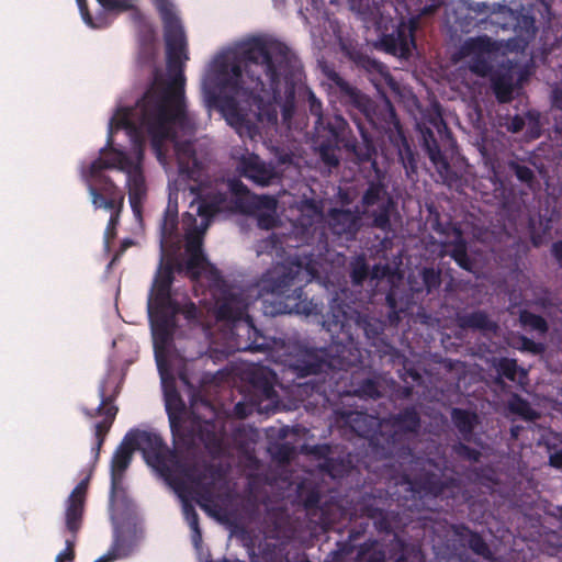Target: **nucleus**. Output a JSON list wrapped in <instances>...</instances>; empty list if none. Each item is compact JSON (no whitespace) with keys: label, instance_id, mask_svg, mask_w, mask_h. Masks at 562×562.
I'll use <instances>...</instances> for the list:
<instances>
[{"label":"nucleus","instance_id":"f257e3e1","mask_svg":"<svg viewBox=\"0 0 562 562\" xmlns=\"http://www.w3.org/2000/svg\"><path fill=\"white\" fill-rule=\"evenodd\" d=\"M162 25L166 44V64L169 75L165 79L158 69L132 110L120 113L119 125L132 127L144 139L147 136L159 162L167 160V144L172 143L179 173L190 180L201 176L202 164L196 158L191 140H178V131L193 133L194 122L190 116L184 97V63L189 59L187 37L170 0H153Z\"/></svg>","mask_w":562,"mask_h":562},{"label":"nucleus","instance_id":"f03ea898","mask_svg":"<svg viewBox=\"0 0 562 562\" xmlns=\"http://www.w3.org/2000/svg\"><path fill=\"white\" fill-rule=\"evenodd\" d=\"M302 70L301 60L284 43L254 40L238 54L217 56L203 90L210 101H215L218 93H229L245 102L259 123L273 125L278 121L277 104L282 99L281 79L285 82L282 116L290 120Z\"/></svg>","mask_w":562,"mask_h":562},{"label":"nucleus","instance_id":"7ed1b4c3","mask_svg":"<svg viewBox=\"0 0 562 562\" xmlns=\"http://www.w3.org/2000/svg\"><path fill=\"white\" fill-rule=\"evenodd\" d=\"M327 290L337 291L328 312L323 316L322 325L330 334L331 345L328 359H322L316 353L306 351L295 358L291 370L299 376L305 378L311 372L322 370L326 366H355L362 363V349L359 331L368 339H374L382 333V327L358 311V299L349 297V288L342 283H322ZM348 283H344L347 285Z\"/></svg>","mask_w":562,"mask_h":562},{"label":"nucleus","instance_id":"20e7f679","mask_svg":"<svg viewBox=\"0 0 562 562\" xmlns=\"http://www.w3.org/2000/svg\"><path fill=\"white\" fill-rule=\"evenodd\" d=\"M405 492L409 494L397 497L396 508L393 506V495L383 488H372L370 493L361 495L357 502L355 510L360 517L373 520V525L379 532L393 535V540L403 549L404 542L395 532L406 525L401 516V509L414 510L418 509L422 498L447 496L453 494L456 490H460L461 481L457 477H443L435 472H424L414 480H405L402 484Z\"/></svg>","mask_w":562,"mask_h":562},{"label":"nucleus","instance_id":"39448f33","mask_svg":"<svg viewBox=\"0 0 562 562\" xmlns=\"http://www.w3.org/2000/svg\"><path fill=\"white\" fill-rule=\"evenodd\" d=\"M130 108H119L110 120V135L108 146L111 149L106 153L103 148L99 157L93 160L89 167V184L102 187V180H112L102 172L105 169H119L126 173V186L128 189V200L135 216L140 217L143 203L146 199L147 187L143 172V158L145 140L139 137L137 131L128 126L119 125L120 113Z\"/></svg>","mask_w":562,"mask_h":562},{"label":"nucleus","instance_id":"423d86ee","mask_svg":"<svg viewBox=\"0 0 562 562\" xmlns=\"http://www.w3.org/2000/svg\"><path fill=\"white\" fill-rule=\"evenodd\" d=\"M125 436L135 450L143 452L147 464L161 477L171 482L177 475H182L200 488L198 495L201 498L210 499V486H204L203 482L207 477H214L216 470L213 465L207 464L200 470L195 465L187 464L178 449H170L157 432L133 429Z\"/></svg>","mask_w":562,"mask_h":562},{"label":"nucleus","instance_id":"0eeeda50","mask_svg":"<svg viewBox=\"0 0 562 562\" xmlns=\"http://www.w3.org/2000/svg\"><path fill=\"white\" fill-rule=\"evenodd\" d=\"M327 79L334 89L339 103L346 108L352 122L357 126L362 138L363 153L357 150V155L363 160H370L375 155L373 131H379L387 121L386 109L395 111L390 101L378 105L368 94L344 79L337 71L326 72Z\"/></svg>","mask_w":562,"mask_h":562},{"label":"nucleus","instance_id":"6e6552de","mask_svg":"<svg viewBox=\"0 0 562 562\" xmlns=\"http://www.w3.org/2000/svg\"><path fill=\"white\" fill-rule=\"evenodd\" d=\"M182 223L189 231L184 252L180 257H166L161 255L157 274L153 281H175V276L190 279V281H225L222 271L213 265L203 250L200 224L195 215L184 213Z\"/></svg>","mask_w":562,"mask_h":562},{"label":"nucleus","instance_id":"1a4fd4ad","mask_svg":"<svg viewBox=\"0 0 562 562\" xmlns=\"http://www.w3.org/2000/svg\"><path fill=\"white\" fill-rule=\"evenodd\" d=\"M209 290L216 296L215 316L220 322H226L231 331L236 336L238 350L266 351L269 344L266 337L255 326L247 314L248 297L234 283H207Z\"/></svg>","mask_w":562,"mask_h":562},{"label":"nucleus","instance_id":"9d476101","mask_svg":"<svg viewBox=\"0 0 562 562\" xmlns=\"http://www.w3.org/2000/svg\"><path fill=\"white\" fill-rule=\"evenodd\" d=\"M360 364L355 366H326L322 370L311 372L313 375L308 382L312 390L324 396L330 395H355L360 398L376 400L382 396L381 380L379 376H368L361 380L357 378V370Z\"/></svg>","mask_w":562,"mask_h":562},{"label":"nucleus","instance_id":"9b49d317","mask_svg":"<svg viewBox=\"0 0 562 562\" xmlns=\"http://www.w3.org/2000/svg\"><path fill=\"white\" fill-rule=\"evenodd\" d=\"M308 109L316 116L315 131L318 154L328 167H337L336 151L342 146L357 153V140L351 136L348 122L341 115H324L323 104L315 93L308 90Z\"/></svg>","mask_w":562,"mask_h":562},{"label":"nucleus","instance_id":"f8f14e48","mask_svg":"<svg viewBox=\"0 0 562 562\" xmlns=\"http://www.w3.org/2000/svg\"><path fill=\"white\" fill-rule=\"evenodd\" d=\"M173 283H151L148 316L156 352L165 350L173 339L180 304L171 297Z\"/></svg>","mask_w":562,"mask_h":562},{"label":"nucleus","instance_id":"ddd939ff","mask_svg":"<svg viewBox=\"0 0 562 562\" xmlns=\"http://www.w3.org/2000/svg\"><path fill=\"white\" fill-rule=\"evenodd\" d=\"M121 392V385L115 379L106 378L101 381L98 387V395L100 404L97 408H82V413L87 418H94L101 416L102 420L94 425V438L95 442L92 447L94 454V462L99 460L101 448L105 441V437L109 434L116 415L119 407L114 404Z\"/></svg>","mask_w":562,"mask_h":562},{"label":"nucleus","instance_id":"4468645a","mask_svg":"<svg viewBox=\"0 0 562 562\" xmlns=\"http://www.w3.org/2000/svg\"><path fill=\"white\" fill-rule=\"evenodd\" d=\"M321 263L312 252L295 250L272 266L259 281H323Z\"/></svg>","mask_w":562,"mask_h":562},{"label":"nucleus","instance_id":"2eb2a0df","mask_svg":"<svg viewBox=\"0 0 562 562\" xmlns=\"http://www.w3.org/2000/svg\"><path fill=\"white\" fill-rule=\"evenodd\" d=\"M441 5L442 1L434 0L424 5L418 15L407 21L402 19L392 33L382 35L380 45L383 50L396 57L408 58L416 48L415 32L419 27L420 19L434 15Z\"/></svg>","mask_w":562,"mask_h":562},{"label":"nucleus","instance_id":"dca6fc26","mask_svg":"<svg viewBox=\"0 0 562 562\" xmlns=\"http://www.w3.org/2000/svg\"><path fill=\"white\" fill-rule=\"evenodd\" d=\"M396 204L387 194L382 181H370L360 201L361 220H369V226L382 232H390L391 215Z\"/></svg>","mask_w":562,"mask_h":562},{"label":"nucleus","instance_id":"f3484780","mask_svg":"<svg viewBox=\"0 0 562 562\" xmlns=\"http://www.w3.org/2000/svg\"><path fill=\"white\" fill-rule=\"evenodd\" d=\"M390 423L394 430L387 437H384L381 451L376 450V454L384 459L409 457L412 449L402 442V438L404 434L418 432L420 428L419 413L415 406H407L397 414L391 415Z\"/></svg>","mask_w":562,"mask_h":562},{"label":"nucleus","instance_id":"a211bd4d","mask_svg":"<svg viewBox=\"0 0 562 562\" xmlns=\"http://www.w3.org/2000/svg\"><path fill=\"white\" fill-rule=\"evenodd\" d=\"M195 193L190 206L196 205V215L201 217L200 232H206L213 217L220 213L233 212L227 191L218 188L191 187Z\"/></svg>","mask_w":562,"mask_h":562},{"label":"nucleus","instance_id":"6ab92c4d","mask_svg":"<svg viewBox=\"0 0 562 562\" xmlns=\"http://www.w3.org/2000/svg\"><path fill=\"white\" fill-rule=\"evenodd\" d=\"M336 424L341 428H348L352 434L369 439L370 446L381 451L380 441L384 436L378 434L380 419L371 414L361 411L337 409L335 411Z\"/></svg>","mask_w":562,"mask_h":562},{"label":"nucleus","instance_id":"aec40b11","mask_svg":"<svg viewBox=\"0 0 562 562\" xmlns=\"http://www.w3.org/2000/svg\"><path fill=\"white\" fill-rule=\"evenodd\" d=\"M296 498L307 515L312 516L313 521L322 526H328L335 521L331 512L339 510V506L336 503L327 502L321 504L322 491L317 483L311 480L302 481L296 488Z\"/></svg>","mask_w":562,"mask_h":562},{"label":"nucleus","instance_id":"412c9836","mask_svg":"<svg viewBox=\"0 0 562 562\" xmlns=\"http://www.w3.org/2000/svg\"><path fill=\"white\" fill-rule=\"evenodd\" d=\"M323 217L321 206L314 200H306L301 207V215L294 224V231L297 238L307 245H312L317 239L319 252L328 249V238L324 226H316V220Z\"/></svg>","mask_w":562,"mask_h":562},{"label":"nucleus","instance_id":"4be33fe9","mask_svg":"<svg viewBox=\"0 0 562 562\" xmlns=\"http://www.w3.org/2000/svg\"><path fill=\"white\" fill-rule=\"evenodd\" d=\"M389 121L378 131L384 133L390 143L396 148L398 158L406 170V173H415L417 171V158L408 139L404 133L403 126L395 111L390 108L385 111Z\"/></svg>","mask_w":562,"mask_h":562},{"label":"nucleus","instance_id":"5701e85b","mask_svg":"<svg viewBox=\"0 0 562 562\" xmlns=\"http://www.w3.org/2000/svg\"><path fill=\"white\" fill-rule=\"evenodd\" d=\"M186 430L189 432V436L191 435V440L173 439L178 448L191 449L195 446L196 440H199L211 452L221 450L222 440L216 432V426L213 422L202 420L198 416H192L183 427V431Z\"/></svg>","mask_w":562,"mask_h":562},{"label":"nucleus","instance_id":"b1692460","mask_svg":"<svg viewBox=\"0 0 562 562\" xmlns=\"http://www.w3.org/2000/svg\"><path fill=\"white\" fill-rule=\"evenodd\" d=\"M236 171L240 177L259 187H268L278 178L276 168L254 153H247L239 157Z\"/></svg>","mask_w":562,"mask_h":562},{"label":"nucleus","instance_id":"393cba45","mask_svg":"<svg viewBox=\"0 0 562 562\" xmlns=\"http://www.w3.org/2000/svg\"><path fill=\"white\" fill-rule=\"evenodd\" d=\"M165 404L172 439L190 441L191 435L189 436L187 430L183 431V427L191 417L188 416L186 403L173 385L170 387L165 386Z\"/></svg>","mask_w":562,"mask_h":562},{"label":"nucleus","instance_id":"a878e982","mask_svg":"<svg viewBox=\"0 0 562 562\" xmlns=\"http://www.w3.org/2000/svg\"><path fill=\"white\" fill-rule=\"evenodd\" d=\"M326 222L334 235L353 239L362 226L360 206L353 210L331 207L327 211Z\"/></svg>","mask_w":562,"mask_h":562},{"label":"nucleus","instance_id":"bb28decb","mask_svg":"<svg viewBox=\"0 0 562 562\" xmlns=\"http://www.w3.org/2000/svg\"><path fill=\"white\" fill-rule=\"evenodd\" d=\"M422 137L424 149L429 160L436 168L442 182L451 186L452 182H454L458 177L457 173L451 168L448 158L441 151L438 140L435 137L434 131L429 127H426L425 130L422 131Z\"/></svg>","mask_w":562,"mask_h":562},{"label":"nucleus","instance_id":"cd10ccee","mask_svg":"<svg viewBox=\"0 0 562 562\" xmlns=\"http://www.w3.org/2000/svg\"><path fill=\"white\" fill-rule=\"evenodd\" d=\"M420 283H414L419 285ZM406 285H413V283H390V289L386 294V303L390 307V321L391 323H398L401 321V314H407L415 305L413 292L423 291V286H409V293L403 295Z\"/></svg>","mask_w":562,"mask_h":562},{"label":"nucleus","instance_id":"c85d7f7f","mask_svg":"<svg viewBox=\"0 0 562 562\" xmlns=\"http://www.w3.org/2000/svg\"><path fill=\"white\" fill-rule=\"evenodd\" d=\"M87 488L88 481L82 480L67 498L65 526L68 532H79L82 527Z\"/></svg>","mask_w":562,"mask_h":562},{"label":"nucleus","instance_id":"c756f323","mask_svg":"<svg viewBox=\"0 0 562 562\" xmlns=\"http://www.w3.org/2000/svg\"><path fill=\"white\" fill-rule=\"evenodd\" d=\"M102 181V187H97L93 184L88 186L92 204L97 209L103 207L111 211V213L117 212V215H120L124 204L123 193L119 190L112 180Z\"/></svg>","mask_w":562,"mask_h":562},{"label":"nucleus","instance_id":"7c9ffc66","mask_svg":"<svg viewBox=\"0 0 562 562\" xmlns=\"http://www.w3.org/2000/svg\"><path fill=\"white\" fill-rule=\"evenodd\" d=\"M246 379L252 391L263 400L278 397L274 389L276 373L267 367H254L246 371Z\"/></svg>","mask_w":562,"mask_h":562},{"label":"nucleus","instance_id":"2f4dec72","mask_svg":"<svg viewBox=\"0 0 562 562\" xmlns=\"http://www.w3.org/2000/svg\"><path fill=\"white\" fill-rule=\"evenodd\" d=\"M295 283H269V288H267L271 292L276 293H284L288 291H293L292 296L286 297V302L284 307L289 313L304 314L310 315L314 312L316 305L313 304L312 301H307L306 297H303V286H296L292 289Z\"/></svg>","mask_w":562,"mask_h":562},{"label":"nucleus","instance_id":"473e14b6","mask_svg":"<svg viewBox=\"0 0 562 562\" xmlns=\"http://www.w3.org/2000/svg\"><path fill=\"white\" fill-rule=\"evenodd\" d=\"M135 449L127 441L125 436L121 445L116 448L111 460V495L114 496L116 490L122 483L125 471L131 464L132 456Z\"/></svg>","mask_w":562,"mask_h":562},{"label":"nucleus","instance_id":"72a5a7b5","mask_svg":"<svg viewBox=\"0 0 562 562\" xmlns=\"http://www.w3.org/2000/svg\"><path fill=\"white\" fill-rule=\"evenodd\" d=\"M456 535L465 541L469 549L476 555L485 560H493V552L484 538L475 531L470 530L467 526L460 525L456 528Z\"/></svg>","mask_w":562,"mask_h":562},{"label":"nucleus","instance_id":"f704fd0d","mask_svg":"<svg viewBox=\"0 0 562 562\" xmlns=\"http://www.w3.org/2000/svg\"><path fill=\"white\" fill-rule=\"evenodd\" d=\"M360 69L367 72L369 80L378 91H381L384 87L393 88L395 86L387 67L375 59L369 58L368 63Z\"/></svg>","mask_w":562,"mask_h":562},{"label":"nucleus","instance_id":"c9c22d12","mask_svg":"<svg viewBox=\"0 0 562 562\" xmlns=\"http://www.w3.org/2000/svg\"><path fill=\"white\" fill-rule=\"evenodd\" d=\"M226 191L232 195L229 200L233 211L245 212L251 206L249 202L250 190L240 179H228Z\"/></svg>","mask_w":562,"mask_h":562},{"label":"nucleus","instance_id":"e433bc0d","mask_svg":"<svg viewBox=\"0 0 562 562\" xmlns=\"http://www.w3.org/2000/svg\"><path fill=\"white\" fill-rule=\"evenodd\" d=\"M459 325L464 329H473L486 333H494L497 329V324L490 318L484 311H474L468 313L459 318Z\"/></svg>","mask_w":562,"mask_h":562},{"label":"nucleus","instance_id":"4c0bfd02","mask_svg":"<svg viewBox=\"0 0 562 562\" xmlns=\"http://www.w3.org/2000/svg\"><path fill=\"white\" fill-rule=\"evenodd\" d=\"M451 420L464 440H470L477 424V415L463 408H452Z\"/></svg>","mask_w":562,"mask_h":562},{"label":"nucleus","instance_id":"58836bf2","mask_svg":"<svg viewBox=\"0 0 562 562\" xmlns=\"http://www.w3.org/2000/svg\"><path fill=\"white\" fill-rule=\"evenodd\" d=\"M493 49L494 43L488 36L470 37L460 46L459 55L462 58L483 56L493 52Z\"/></svg>","mask_w":562,"mask_h":562},{"label":"nucleus","instance_id":"ea45409f","mask_svg":"<svg viewBox=\"0 0 562 562\" xmlns=\"http://www.w3.org/2000/svg\"><path fill=\"white\" fill-rule=\"evenodd\" d=\"M491 89L499 103H507L513 100L514 83L508 74H497L491 78Z\"/></svg>","mask_w":562,"mask_h":562},{"label":"nucleus","instance_id":"a19ab883","mask_svg":"<svg viewBox=\"0 0 562 562\" xmlns=\"http://www.w3.org/2000/svg\"><path fill=\"white\" fill-rule=\"evenodd\" d=\"M507 407L512 414L518 415L527 422H535L540 417V414L531 407L530 403L517 393L509 397Z\"/></svg>","mask_w":562,"mask_h":562},{"label":"nucleus","instance_id":"79ce46f5","mask_svg":"<svg viewBox=\"0 0 562 562\" xmlns=\"http://www.w3.org/2000/svg\"><path fill=\"white\" fill-rule=\"evenodd\" d=\"M359 562H385L386 550L376 540H369L359 547L357 552Z\"/></svg>","mask_w":562,"mask_h":562},{"label":"nucleus","instance_id":"37998d69","mask_svg":"<svg viewBox=\"0 0 562 562\" xmlns=\"http://www.w3.org/2000/svg\"><path fill=\"white\" fill-rule=\"evenodd\" d=\"M368 527V524H360L359 529H350L348 535V540L345 542L338 543V549L334 551L333 561L334 562H342L346 557L351 554L355 550L353 542L358 540L364 532Z\"/></svg>","mask_w":562,"mask_h":562},{"label":"nucleus","instance_id":"c03bdc74","mask_svg":"<svg viewBox=\"0 0 562 562\" xmlns=\"http://www.w3.org/2000/svg\"><path fill=\"white\" fill-rule=\"evenodd\" d=\"M350 10L356 12L364 22H374L380 15L375 0H348Z\"/></svg>","mask_w":562,"mask_h":562},{"label":"nucleus","instance_id":"a18cd8bd","mask_svg":"<svg viewBox=\"0 0 562 562\" xmlns=\"http://www.w3.org/2000/svg\"><path fill=\"white\" fill-rule=\"evenodd\" d=\"M519 323L524 328H529L540 334H546L549 330L548 323L541 315L527 310L520 311Z\"/></svg>","mask_w":562,"mask_h":562},{"label":"nucleus","instance_id":"49530a36","mask_svg":"<svg viewBox=\"0 0 562 562\" xmlns=\"http://www.w3.org/2000/svg\"><path fill=\"white\" fill-rule=\"evenodd\" d=\"M458 240L453 244V248L451 250V257L458 263L459 267L467 271H471L473 268V261L469 257L467 251V243L461 238V233L458 231Z\"/></svg>","mask_w":562,"mask_h":562},{"label":"nucleus","instance_id":"de8ad7c7","mask_svg":"<svg viewBox=\"0 0 562 562\" xmlns=\"http://www.w3.org/2000/svg\"><path fill=\"white\" fill-rule=\"evenodd\" d=\"M340 48L344 55L351 60L358 68L363 67L369 60V56L362 48L353 42H341Z\"/></svg>","mask_w":562,"mask_h":562},{"label":"nucleus","instance_id":"09e8293b","mask_svg":"<svg viewBox=\"0 0 562 562\" xmlns=\"http://www.w3.org/2000/svg\"><path fill=\"white\" fill-rule=\"evenodd\" d=\"M507 166L515 173L518 181L525 183L530 189L533 187L536 176L531 168L526 165H520L516 160H509Z\"/></svg>","mask_w":562,"mask_h":562},{"label":"nucleus","instance_id":"8fccbe9b","mask_svg":"<svg viewBox=\"0 0 562 562\" xmlns=\"http://www.w3.org/2000/svg\"><path fill=\"white\" fill-rule=\"evenodd\" d=\"M495 368L499 375L505 376L512 382L516 381L518 371H520L524 375L527 374L524 369L518 367L517 361L510 358H501Z\"/></svg>","mask_w":562,"mask_h":562},{"label":"nucleus","instance_id":"3c124183","mask_svg":"<svg viewBox=\"0 0 562 562\" xmlns=\"http://www.w3.org/2000/svg\"><path fill=\"white\" fill-rule=\"evenodd\" d=\"M370 274V267L364 255H359L350 262L351 281H367Z\"/></svg>","mask_w":562,"mask_h":562},{"label":"nucleus","instance_id":"603ef678","mask_svg":"<svg viewBox=\"0 0 562 562\" xmlns=\"http://www.w3.org/2000/svg\"><path fill=\"white\" fill-rule=\"evenodd\" d=\"M98 2L110 10L119 9L125 11L133 9L132 19L135 23L140 24L145 20L142 12L138 9L133 8V5L130 3V0H98Z\"/></svg>","mask_w":562,"mask_h":562},{"label":"nucleus","instance_id":"864d4df0","mask_svg":"<svg viewBox=\"0 0 562 562\" xmlns=\"http://www.w3.org/2000/svg\"><path fill=\"white\" fill-rule=\"evenodd\" d=\"M178 223L176 218L162 217L160 224V246L162 251L165 246L177 237Z\"/></svg>","mask_w":562,"mask_h":562},{"label":"nucleus","instance_id":"5fc2aeb1","mask_svg":"<svg viewBox=\"0 0 562 562\" xmlns=\"http://www.w3.org/2000/svg\"><path fill=\"white\" fill-rule=\"evenodd\" d=\"M451 450L458 458L470 462H479L482 456L477 449L472 448L461 441L453 443Z\"/></svg>","mask_w":562,"mask_h":562},{"label":"nucleus","instance_id":"6e6d98bb","mask_svg":"<svg viewBox=\"0 0 562 562\" xmlns=\"http://www.w3.org/2000/svg\"><path fill=\"white\" fill-rule=\"evenodd\" d=\"M70 536L65 540V549L60 551L55 559V562H74L76 558L75 547L79 532H69Z\"/></svg>","mask_w":562,"mask_h":562},{"label":"nucleus","instance_id":"4d7b16f0","mask_svg":"<svg viewBox=\"0 0 562 562\" xmlns=\"http://www.w3.org/2000/svg\"><path fill=\"white\" fill-rule=\"evenodd\" d=\"M471 10L477 14L484 15V18L481 19V21H484L486 18H490L495 13L508 11L509 9L507 5L501 3L488 4L486 2H477L471 7Z\"/></svg>","mask_w":562,"mask_h":562},{"label":"nucleus","instance_id":"13d9d810","mask_svg":"<svg viewBox=\"0 0 562 562\" xmlns=\"http://www.w3.org/2000/svg\"><path fill=\"white\" fill-rule=\"evenodd\" d=\"M469 67L473 74L482 77L488 75L492 70V66L485 58V55L471 57Z\"/></svg>","mask_w":562,"mask_h":562},{"label":"nucleus","instance_id":"bf43d9fd","mask_svg":"<svg viewBox=\"0 0 562 562\" xmlns=\"http://www.w3.org/2000/svg\"><path fill=\"white\" fill-rule=\"evenodd\" d=\"M109 551H114L113 553L120 554V559H122L130 554L131 546L125 538L117 536L115 537Z\"/></svg>","mask_w":562,"mask_h":562},{"label":"nucleus","instance_id":"052dcab7","mask_svg":"<svg viewBox=\"0 0 562 562\" xmlns=\"http://www.w3.org/2000/svg\"><path fill=\"white\" fill-rule=\"evenodd\" d=\"M183 515L190 528L200 526L199 514L192 504H183Z\"/></svg>","mask_w":562,"mask_h":562},{"label":"nucleus","instance_id":"680f3d73","mask_svg":"<svg viewBox=\"0 0 562 562\" xmlns=\"http://www.w3.org/2000/svg\"><path fill=\"white\" fill-rule=\"evenodd\" d=\"M76 1L78 3L80 14H81V18L85 21V23L92 29L101 27V24H98L93 21V18L88 10L87 1L86 0H76Z\"/></svg>","mask_w":562,"mask_h":562},{"label":"nucleus","instance_id":"e2e57ef3","mask_svg":"<svg viewBox=\"0 0 562 562\" xmlns=\"http://www.w3.org/2000/svg\"><path fill=\"white\" fill-rule=\"evenodd\" d=\"M505 126L510 133H519L525 127V120L521 115L516 114L507 119Z\"/></svg>","mask_w":562,"mask_h":562},{"label":"nucleus","instance_id":"0e129e2a","mask_svg":"<svg viewBox=\"0 0 562 562\" xmlns=\"http://www.w3.org/2000/svg\"><path fill=\"white\" fill-rule=\"evenodd\" d=\"M521 342H522V350L529 351L533 355H539L544 350V347L541 342H536L535 340H532L530 338L522 337Z\"/></svg>","mask_w":562,"mask_h":562},{"label":"nucleus","instance_id":"69168bd1","mask_svg":"<svg viewBox=\"0 0 562 562\" xmlns=\"http://www.w3.org/2000/svg\"><path fill=\"white\" fill-rule=\"evenodd\" d=\"M226 106L231 110L232 117H236L237 122L240 125H244L246 123V119L243 114L239 113L237 109V104L233 98H227L225 100Z\"/></svg>","mask_w":562,"mask_h":562},{"label":"nucleus","instance_id":"338daca9","mask_svg":"<svg viewBox=\"0 0 562 562\" xmlns=\"http://www.w3.org/2000/svg\"><path fill=\"white\" fill-rule=\"evenodd\" d=\"M293 453V448L289 443L278 446L276 457L281 461H289Z\"/></svg>","mask_w":562,"mask_h":562},{"label":"nucleus","instance_id":"774afa93","mask_svg":"<svg viewBox=\"0 0 562 562\" xmlns=\"http://www.w3.org/2000/svg\"><path fill=\"white\" fill-rule=\"evenodd\" d=\"M551 255L555 259L558 266L562 269V241H554L551 246Z\"/></svg>","mask_w":562,"mask_h":562}]
</instances>
